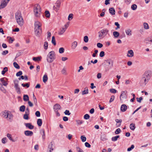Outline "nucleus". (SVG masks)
Instances as JSON below:
<instances>
[{
  "label": "nucleus",
  "instance_id": "29",
  "mask_svg": "<svg viewBox=\"0 0 152 152\" xmlns=\"http://www.w3.org/2000/svg\"><path fill=\"white\" fill-rule=\"evenodd\" d=\"M37 124L39 126H41L42 124V121L41 119H38L37 120Z\"/></svg>",
  "mask_w": 152,
  "mask_h": 152
},
{
  "label": "nucleus",
  "instance_id": "50",
  "mask_svg": "<svg viewBox=\"0 0 152 152\" xmlns=\"http://www.w3.org/2000/svg\"><path fill=\"white\" fill-rule=\"evenodd\" d=\"M134 147V145H131V146L129 148H127V151H131L132 149H133Z\"/></svg>",
  "mask_w": 152,
  "mask_h": 152
},
{
  "label": "nucleus",
  "instance_id": "7",
  "mask_svg": "<svg viewBox=\"0 0 152 152\" xmlns=\"http://www.w3.org/2000/svg\"><path fill=\"white\" fill-rule=\"evenodd\" d=\"M18 83L19 81L17 80H14V88L17 93L18 94H20V88L19 87Z\"/></svg>",
  "mask_w": 152,
  "mask_h": 152
},
{
  "label": "nucleus",
  "instance_id": "33",
  "mask_svg": "<svg viewBox=\"0 0 152 152\" xmlns=\"http://www.w3.org/2000/svg\"><path fill=\"white\" fill-rule=\"evenodd\" d=\"M51 42H52V43L54 45H56V41L55 38V37L54 36H53L52 37Z\"/></svg>",
  "mask_w": 152,
  "mask_h": 152
},
{
  "label": "nucleus",
  "instance_id": "23",
  "mask_svg": "<svg viewBox=\"0 0 152 152\" xmlns=\"http://www.w3.org/2000/svg\"><path fill=\"white\" fill-rule=\"evenodd\" d=\"M113 36L115 38H118V37H119L120 34L119 33L116 31H115L113 32Z\"/></svg>",
  "mask_w": 152,
  "mask_h": 152
},
{
  "label": "nucleus",
  "instance_id": "37",
  "mask_svg": "<svg viewBox=\"0 0 152 152\" xmlns=\"http://www.w3.org/2000/svg\"><path fill=\"white\" fill-rule=\"evenodd\" d=\"M45 15L46 17L49 18L50 16V14L48 10H46L45 12Z\"/></svg>",
  "mask_w": 152,
  "mask_h": 152
},
{
  "label": "nucleus",
  "instance_id": "35",
  "mask_svg": "<svg viewBox=\"0 0 152 152\" xmlns=\"http://www.w3.org/2000/svg\"><path fill=\"white\" fill-rule=\"evenodd\" d=\"M26 107L23 105L21 106L20 107V110L21 112H23L25 111Z\"/></svg>",
  "mask_w": 152,
  "mask_h": 152
},
{
  "label": "nucleus",
  "instance_id": "38",
  "mask_svg": "<svg viewBox=\"0 0 152 152\" xmlns=\"http://www.w3.org/2000/svg\"><path fill=\"white\" fill-rule=\"evenodd\" d=\"M29 114H26L25 113V114L24 115L23 118L25 120H28L29 119V118L28 117V116L29 115Z\"/></svg>",
  "mask_w": 152,
  "mask_h": 152
},
{
  "label": "nucleus",
  "instance_id": "5",
  "mask_svg": "<svg viewBox=\"0 0 152 152\" xmlns=\"http://www.w3.org/2000/svg\"><path fill=\"white\" fill-rule=\"evenodd\" d=\"M34 12L35 16L39 17V16L41 12V9L39 4H37L34 6Z\"/></svg>",
  "mask_w": 152,
  "mask_h": 152
},
{
  "label": "nucleus",
  "instance_id": "31",
  "mask_svg": "<svg viewBox=\"0 0 152 152\" xmlns=\"http://www.w3.org/2000/svg\"><path fill=\"white\" fill-rule=\"evenodd\" d=\"M119 137H120L119 135H117L113 137L112 138V140L113 141H114V142L116 141L118 139V138H119Z\"/></svg>",
  "mask_w": 152,
  "mask_h": 152
},
{
  "label": "nucleus",
  "instance_id": "47",
  "mask_svg": "<svg viewBox=\"0 0 152 152\" xmlns=\"http://www.w3.org/2000/svg\"><path fill=\"white\" fill-rule=\"evenodd\" d=\"M131 8L133 10H135L137 8V5L136 4H133L131 6Z\"/></svg>",
  "mask_w": 152,
  "mask_h": 152
},
{
  "label": "nucleus",
  "instance_id": "39",
  "mask_svg": "<svg viewBox=\"0 0 152 152\" xmlns=\"http://www.w3.org/2000/svg\"><path fill=\"white\" fill-rule=\"evenodd\" d=\"M13 64L14 67L16 68L17 69H19L20 68L19 66L16 62H14L13 63Z\"/></svg>",
  "mask_w": 152,
  "mask_h": 152
},
{
  "label": "nucleus",
  "instance_id": "43",
  "mask_svg": "<svg viewBox=\"0 0 152 152\" xmlns=\"http://www.w3.org/2000/svg\"><path fill=\"white\" fill-rule=\"evenodd\" d=\"M48 44L47 42L46 41L45 42L44 45V48L45 50H46L48 49Z\"/></svg>",
  "mask_w": 152,
  "mask_h": 152
},
{
  "label": "nucleus",
  "instance_id": "22",
  "mask_svg": "<svg viewBox=\"0 0 152 152\" xmlns=\"http://www.w3.org/2000/svg\"><path fill=\"white\" fill-rule=\"evenodd\" d=\"M115 121L117 123H120V124H118V125L117 124H116L117 127H118L120 126L121 125V123L122 122V120L121 119H116L115 120Z\"/></svg>",
  "mask_w": 152,
  "mask_h": 152
},
{
  "label": "nucleus",
  "instance_id": "44",
  "mask_svg": "<svg viewBox=\"0 0 152 152\" xmlns=\"http://www.w3.org/2000/svg\"><path fill=\"white\" fill-rule=\"evenodd\" d=\"M110 92L113 94H115L117 92V91L114 88L110 89Z\"/></svg>",
  "mask_w": 152,
  "mask_h": 152
},
{
  "label": "nucleus",
  "instance_id": "52",
  "mask_svg": "<svg viewBox=\"0 0 152 152\" xmlns=\"http://www.w3.org/2000/svg\"><path fill=\"white\" fill-rule=\"evenodd\" d=\"M73 15L72 14H70L68 16V20H71L73 18Z\"/></svg>",
  "mask_w": 152,
  "mask_h": 152
},
{
  "label": "nucleus",
  "instance_id": "34",
  "mask_svg": "<svg viewBox=\"0 0 152 152\" xmlns=\"http://www.w3.org/2000/svg\"><path fill=\"white\" fill-rule=\"evenodd\" d=\"M125 32L126 34L127 35H132L131 34V31L129 29H128L127 30H126Z\"/></svg>",
  "mask_w": 152,
  "mask_h": 152
},
{
  "label": "nucleus",
  "instance_id": "21",
  "mask_svg": "<svg viewBox=\"0 0 152 152\" xmlns=\"http://www.w3.org/2000/svg\"><path fill=\"white\" fill-rule=\"evenodd\" d=\"M53 145L52 143V142H50L48 146V148L50 149L49 151L51 152V151L53 150Z\"/></svg>",
  "mask_w": 152,
  "mask_h": 152
},
{
  "label": "nucleus",
  "instance_id": "10",
  "mask_svg": "<svg viewBox=\"0 0 152 152\" xmlns=\"http://www.w3.org/2000/svg\"><path fill=\"white\" fill-rule=\"evenodd\" d=\"M24 124L26 127L28 128L29 129H32L34 128V126L32 125L31 123H25Z\"/></svg>",
  "mask_w": 152,
  "mask_h": 152
},
{
  "label": "nucleus",
  "instance_id": "51",
  "mask_svg": "<svg viewBox=\"0 0 152 152\" xmlns=\"http://www.w3.org/2000/svg\"><path fill=\"white\" fill-rule=\"evenodd\" d=\"M126 96V94L124 91H122L121 92V94L120 95V97H121L122 98H124Z\"/></svg>",
  "mask_w": 152,
  "mask_h": 152
},
{
  "label": "nucleus",
  "instance_id": "62",
  "mask_svg": "<svg viewBox=\"0 0 152 152\" xmlns=\"http://www.w3.org/2000/svg\"><path fill=\"white\" fill-rule=\"evenodd\" d=\"M85 145L86 147L88 148H90L91 147V145L90 144L87 142H86L85 143Z\"/></svg>",
  "mask_w": 152,
  "mask_h": 152
},
{
  "label": "nucleus",
  "instance_id": "63",
  "mask_svg": "<svg viewBox=\"0 0 152 152\" xmlns=\"http://www.w3.org/2000/svg\"><path fill=\"white\" fill-rule=\"evenodd\" d=\"M104 56V52L103 51H102L100 52L99 54V56L101 57H102Z\"/></svg>",
  "mask_w": 152,
  "mask_h": 152
},
{
  "label": "nucleus",
  "instance_id": "18",
  "mask_svg": "<svg viewBox=\"0 0 152 152\" xmlns=\"http://www.w3.org/2000/svg\"><path fill=\"white\" fill-rule=\"evenodd\" d=\"M40 133L42 136V138L43 140L45 139V130L44 129H42L40 130Z\"/></svg>",
  "mask_w": 152,
  "mask_h": 152
},
{
  "label": "nucleus",
  "instance_id": "24",
  "mask_svg": "<svg viewBox=\"0 0 152 152\" xmlns=\"http://www.w3.org/2000/svg\"><path fill=\"white\" fill-rule=\"evenodd\" d=\"M77 42L76 41H75L72 43V49H75L77 46Z\"/></svg>",
  "mask_w": 152,
  "mask_h": 152
},
{
  "label": "nucleus",
  "instance_id": "30",
  "mask_svg": "<svg viewBox=\"0 0 152 152\" xmlns=\"http://www.w3.org/2000/svg\"><path fill=\"white\" fill-rule=\"evenodd\" d=\"M8 71V68L7 67H5L1 71V74L2 75H4L5 73Z\"/></svg>",
  "mask_w": 152,
  "mask_h": 152
},
{
  "label": "nucleus",
  "instance_id": "3",
  "mask_svg": "<svg viewBox=\"0 0 152 152\" xmlns=\"http://www.w3.org/2000/svg\"><path fill=\"white\" fill-rule=\"evenodd\" d=\"M15 18L17 22L20 26H22L23 23V18L20 11H17L15 13Z\"/></svg>",
  "mask_w": 152,
  "mask_h": 152
},
{
  "label": "nucleus",
  "instance_id": "17",
  "mask_svg": "<svg viewBox=\"0 0 152 152\" xmlns=\"http://www.w3.org/2000/svg\"><path fill=\"white\" fill-rule=\"evenodd\" d=\"M127 109V107L125 104H122L121 107V110L123 112L125 111Z\"/></svg>",
  "mask_w": 152,
  "mask_h": 152
},
{
  "label": "nucleus",
  "instance_id": "11",
  "mask_svg": "<svg viewBox=\"0 0 152 152\" xmlns=\"http://www.w3.org/2000/svg\"><path fill=\"white\" fill-rule=\"evenodd\" d=\"M4 79H5L6 80H7V79L6 77H3L1 78L0 79V80L1 82L3 85L5 86H6L8 84V83Z\"/></svg>",
  "mask_w": 152,
  "mask_h": 152
},
{
  "label": "nucleus",
  "instance_id": "32",
  "mask_svg": "<svg viewBox=\"0 0 152 152\" xmlns=\"http://www.w3.org/2000/svg\"><path fill=\"white\" fill-rule=\"evenodd\" d=\"M130 129L132 130H134L135 129V124L133 123L131 124L130 125Z\"/></svg>",
  "mask_w": 152,
  "mask_h": 152
},
{
  "label": "nucleus",
  "instance_id": "16",
  "mask_svg": "<svg viewBox=\"0 0 152 152\" xmlns=\"http://www.w3.org/2000/svg\"><path fill=\"white\" fill-rule=\"evenodd\" d=\"M134 53L132 50H130L128 51L127 56L128 57H132L134 56Z\"/></svg>",
  "mask_w": 152,
  "mask_h": 152
},
{
  "label": "nucleus",
  "instance_id": "20",
  "mask_svg": "<svg viewBox=\"0 0 152 152\" xmlns=\"http://www.w3.org/2000/svg\"><path fill=\"white\" fill-rule=\"evenodd\" d=\"M109 12L112 15H114L115 14V10L113 7H111L109 8Z\"/></svg>",
  "mask_w": 152,
  "mask_h": 152
},
{
  "label": "nucleus",
  "instance_id": "54",
  "mask_svg": "<svg viewBox=\"0 0 152 152\" xmlns=\"http://www.w3.org/2000/svg\"><path fill=\"white\" fill-rule=\"evenodd\" d=\"M64 49L63 48H61L59 49V52L60 53H62L64 52Z\"/></svg>",
  "mask_w": 152,
  "mask_h": 152
},
{
  "label": "nucleus",
  "instance_id": "15",
  "mask_svg": "<svg viewBox=\"0 0 152 152\" xmlns=\"http://www.w3.org/2000/svg\"><path fill=\"white\" fill-rule=\"evenodd\" d=\"M106 62L108 63V65L110 66V68H112L113 66V61L111 59H108L106 60Z\"/></svg>",
  "mask_w": 152,
  "mask_h": 152
},
{
  "label": "nucleus",
  "instance_id": "12",
  "mask_svg": "<svg viewBox=\"0 0 152 152\" xmlns=\"http://www.w3.org/2000/svg\"><path fill=\"white\" fill-rule=\"evenodd\" d=\"M8 2H6L5 0L1 2L0 5V10L4 8L7 5Z\"/></svg>",
  "mask_w": 152,
  "mask_h": 152
},
{
  "label": "nucleus",
  "instance_id": "60",
  "mask_svg": "<svg viewBox=\"0 0 152 152\" xmlns=\"http://www.w3.org/2000/svg\"><path fill=\"white\" fill-rule=\"evenodd\" d=\"M115 25L117 26V27L115 28L116 29L119 28H120V25L118 22H116L115 23Z\"/></svg>",
  "mask_w": 152,
  "mask_h": 152
},
{
  "label": "nucleus",
  "instance_id": "42",
  "mask_svg": "<svg viewBox=\"0 0 152 152\" xmlns=\"http://www.w3.org/2000/svg\"><path fill=\"white\" fill-rule=\"evenodd\" d=\"M21 85L23 87H26L27 88H28L29 87L30 84L29 83H26L25 84L24 83H22L21 84Z\"/></svg>",
  "mask_w": 152,
  "mask_h": 152
},
{
  "label": "nucleus",
  "instance_id": "64",
  "mask_svg": "<svg viewBox=\"0 0 152 152\" xmlns=\"http://www.w3.org/2000/svg\"><path fill=\"white\" fill-rule=\"evenodd\" d=\"M97 47L99 48H102L103 46V45L100 43H98L97 44Z\"/></svg>",
  "mask_w": 152,
  "mask_h": 152
},
{
  "label": "nucleus",
  "instance_id": "25",
  "mask_svg": "<svg viewBox=\"0 0 152 152\" xmlns=\"http://www.w3.org/2000/svg\"><path fill=\"white\" fill-rule=\"evenodd\" d=\"M104 69L105 70V71L106 72H107L109 70L112 68H110V66L109 65H106V64H104Z\"/></svg>",
  "mask_w": 152,
  "mask_h": 152
},
{
  "label": "nucleus",
  "instance_id": "55",
  "mask_svg": "<svg viewBox=\"0 0 152 152\" xmlns=\"http://www.w3.org/2000/svg\"><path fill=\"white\" fill-rule=\"evenodd\" d=\"M115 99V96L114 95H112L110 99L109 102L110 103L113 101Z\"/></svg>",
  "mask_w": 152,
  "mask_h": 152
},
{
  "label": "nucleus",
  "instance_id": "45",
  "mask_svg": "<svg viewBox=\"0 0 152 152\" xmlns=\"http://www.w3.org/2000/svg\"><path fill=\"white\" fill-rule=\"evenodd\" d=\"M76 149L77 152H84L83 150L78 146L76 147Z\"/></svg>",
  "mask_w": 152,
  "mask_h": 152
},
{
  "label": "nucleus",
  "instance_id": "46",
  "mask_svg": "<svg viewBox=\"0 0 152 152\" xmlns=\"http://www.w3.org/2000/svg\"><path fill=\"white\" fill-rule=\"evenodd\" d=\"M66 29H64V28H62V29L59 32L58 34L59 35L62 34L66 31Z\"/></svg>",
  "mask_w": 152,
  "mask_h": 152
},
{
  "label": "nucleus",
  "instance_id": "27",
  "mask_svg": "<svg viewBox=\"0 0 152 152\" xmlns=\"http://www.w3.org/2000/svg\"><path fill=\"white\" fill-rule=\"evenodd\" d=\"M23 99L24 101L26 102L29 100V97L27 95H24Z\"/></svg>",
  "mask_w": 152,
  "mask_h": 152
},
{
  "label": "nucleus",
  "instance_id": "57",
  "mask_svg": "<svg viewBox=\"0 0 152 152\" xmlns=\"http://www.w3.org/2000/svg\"><path fill=\"white\" fill-rule=\"evenodd\" d=\"M36 116L37 117H39L40 116V113L39 111H37L35 113Z\"/></svg>",
  "mask_w": 152,
  "mask_h": 152
},
{
  "label": "nucleus",
  "instance_id": "1",
  "mask_svg": "<svg viewBox=\"0 0 152 152\" xmlns=\"http://www.w3.org/2000/svg\"><path fill=\"white\" fill-rule=\"evenodd\" d=\"M151 72L150 70L144 72L140 83L141 86H144L146 85L151 76Z\"/></svg>",
  "mask_w": 152,
  "mask_h": 152
},
{
  "label": "nucleus",
  "instance_id": "53",
  "mask_svg": "<svg viewBox=\"0 0 152 152\" xmlns=\"http://www.w3.org/2000/svg\"><path fill=\"white\" fill-rule=\"evenodd\" d=\"M77 124L78 125H80L83 123V121L80 120H77L76 121Z\"/></svg>",
  "mask_w": 152,
  "mask_h": 152
},
{
  "label": "nucleus",
  "instance_id": "59",
  "mask_svg": "<svg viewBox=\"0 0 152 152\" xmlns=\"http://www.w3.org/2000/svg\"><path fill=\"white\" fill-rule=\"evenodd\" d=\"M64 113L65 115H70L71 114V113H70L69 110H66L64 112Z\"/></svg>",
  "mask_w": 152,
  "mask_h": 152
},
{
  "label": "nucleus",
  "instance_id": "13",
  "mask_svg": "<svg viewBox=\"0 0 152 152\" xmlns=\"http://www.w3.org/2000/svg\"><path fill=\"white\" fill-rule=\"evenodd\" d=\"M60 7V3L59 2H57L56 3V6H54L53 7V9L54 10L56 11H57L59 8Z\"/></svg>",
  "mask_w": 152,
  "mask_h": 152
},
{
  "label": "nucleus",
  "instance_id": "56",
  "mask_svg": "<svg viewBox=\"0 0 152 152\" xmlns=\"http://www.w3.org/2000/svg\"><path fill=\"white\" fill-rule=\"evenodd\" d=\"M84 41L85 42H87L88 41V37L87 36H85L84 37Z\"/></svg>",
  "mask_w": 152,
  "mask_h": 152
},
{
  "label": "nucleus",
  "instance_id": "41",
  "mask_svg": "<svg viewBox=\"0 0 152 152\" xmlns=\"http://www.w3.org/2000/svg\"><path fill=\"white\" fill-rule=\"evenodd\" d=\"M41 59V58L39 57H34L32 58L33 60L35 61H40Z\"/></svg>",
  "mask_w": 152,
  "mask_h": 152
},
{
  "label": "nucleus",
  "instance_id": "8",
  "mask_svg": "<svg viewBox=\"0 0 152 152\" xmlns=\"http://www.w3.org/2000/svg\"><path fill=\"white\" fill-rule=\"evenodd\" d=\"M5 113V115L4 116L6 118H8V120H9L10 121H12L13 120V115L10 112H9L8 111Z\"/></svg>",
  "mask_w": 152,
  "mask_h": 152
},
{
  "label": "nucleus",
  "instance_id": "2",
  "mask_svg": "<svg viewBox=\"0 0 152 152\" xmlns=\"http://www.w3.org/2000/svg\"><path fill=\"white\" fill-rule=\"evenodd\" d=\"M40 22L38 21L35 22L34 23V32L36 36L39 37L42 32Z\"/></svg>",
  "mask_w": 152,
  "mask_h": 152
},
{
  "label": "nucleus",
  "instance_id": "58",
  "mask_svg": "<svg viewBox=\"0 0 152 152\" xmlns=\"http://www.w3.org/2000/svg\"><path fill=\"white\" fill-rule=\"evenodd\" d=\"M22 72L21 71H19L16 74V76L17 77H19L20 76V75H22Z\"/></svg>",
  "mask_w": 152,
  "mask_h": 152
},
{
  "label": "nucleus",
  "instance_id": "40",
  "mask_svg": "<svg viewBox=\"0 0 152 152\" xmlns=\"http://www.w3.org/2000/svg\"><path fill=\"white\" fill-rule=\"evenodd\" d=\"M144 28L145 29H148L149 28V26L148 24L147 23H143Z\"/></svg>",
  "mask_w": 152,
  "mask_h": 152
},
{
  "label": "nucleus",
  "instance_id": "48",
  "mask_svg": "<svg viewBox=\"0 0 152 152\" xmlns=\"http://www.w3.org/2000/svg\"><path fill=\"white\" fill-rule=\"evenodd\" d=\"M80 138L83 142H85L86 140V138L84 135L81 136Z\"/></svg>",
  "mask_w": 152,
  "mask_h": 152
},
{
  "label": "nucleus",
  "instance_id": "26",
  "mask_svg": "<svg viewBox=\"0 0 152 152\" xmlns=\"http://www.w3.org/2000/svg\"><path fill=\"white\" fill-rule=\"evenodd\" d=\"M88 90L87 88H85V90L82 91V94L83 95L84 94H88Z\"/></svg>",
  "mask_w": 152,
  "mask_h": 152
},
{
  "label": "nucleus",
  "instance_id": "61",
  "mask_svg": "<svg viewBox=\"0 0 152 152\" xmlns=\"http://www.w3.org/2000/svg\"><path fill=\"white\" fill-rule=\"evenodd\" d=\"M121 132V129L120 128H118L115 132V133L116 134H119Z\"/></svg>",
  "mask_w": 152,
  "mask_h": 152
},
{
  "label": "nucleus",
  "instance_id": "4",
  "mask_svg": "<svg viewBox=\"0 0 152 152\" xmlns=\"http://www.w3.org/2000/svg\"><path fill=\"white\" fill-rule=\"evenodd\" d=\"M55 52L53 51L49 52L47 56V61L49 63H51L55 59Z\"/></svg>",
  "mask_w": 152,
  "mask_h": 152
},
{
  "label": "nucleus",
  "instance_id": "19",
  "mask_svg": "<svg viewBox=\"0 0 152 152\" xmlns=\"http://www.w3.org/2000/svg\"><path fill=\"white\" fill-rule=\"evenodd\" d=\"M145 40V41H147L146 42V43H149L150 42V43L152 44V36L150 37H149L147 38Z\"/></svg>",
  "mask_w": 152,
  "mask_h": 152
},
{
  "label": "nucleus",
  "instance_id": "36",
  "mask_svg": "<svg viewBox=\"0 0 152 152\" xmlns=\"http://www.w3.org/2000/svg\"><path fill=\"white\" fill-rule=\"evenodd\" d=\"M7 137L9 139L12 141V142H15V141L12 138V135L11 134H7Z\"/></svg>",
  "mask_w": 152,
  "mask_h": 152
},
{
  "label": "nucleus",
  "instance_id": "49",
  "mask_svg": "<svg viewBox=\"0 0 152 152\" xmlns=\"http://www.w3.org/2000/svg\"><path fill=\"white\" fill-rule=\"evenodd\" d=\"M90 117V116L88 114H86L84 115L83 118L84 119L88 120L89 118Z\"/></svg>",
  "mask_w": 152,
  "mask_h": 152
},
{
  "label": "nucleus",
  "instance_id": "6",
  "mask_svg": "<svg viewBox=\"0 0 152 152\" xmlns=\"http://www.w3.org/2000/svg\"><path fill=\"white\" fill-rule=\"evenodd\" d=\"M109 30L107 28H104L98 32L99 34L98 37L100 39L105 37L108 33Z\"/></svg>",
  "mask_w": 152,
  "mask_h": 152
},
{
  "label": "nucleus",
  "instance_id": "14",
  "mask_svg": "<svg viewBox=\"0 0 152 152\" xmlns=\"http://www.w3.org/2000/svg\"><path fill=\"white\" fill-rule=\"evenodd\" d=\"M26 136H31L33 134V132L30 131L26 130L24 132Z\"/></svg>",
  "mask_w": 152,
  "mask_h": 152
},
{
  "label": "nucleus",
  "instance_id": "9",
  "mask_svg": "<svg viewBox=\"0 0 152 152\" xmlns=\"http://www.w3.org/2000/svg\"><path fill=\"white\" fill-rule=\"evenodd\" d=\"M61 107L60 105L58 104H56L53 107V110L54 111H58V110L61 109Z\"/></svg>",
  "mask_w": 152,
  "mask_h": 152
},
{
  "label": "nucleus",
  "instance_id": "28",
  "mask_svg": "<svg viewBox=\"0 0 152 152\" xmlns=\"http://www.w3.org/2000/svg\"><path fill=\"white\" fill-rule=\"evenodd\" d=\"M48 80V77L46 74H45L43 77V81L44 83H45Z\"/></svg>",
  "mask_w": 152,
  "mask_h": 152
}]
</instances>
